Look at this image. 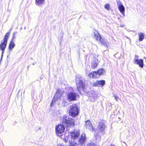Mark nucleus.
I'll return each mask as SVG.
<instances>
[{
    "instance_id": "1",
    "label": "nucleus",
    "mask_w": 146,
    "mask_h": 146,
    "mask_svg": "<svg viewBox=\"0 0 146 146\" xmlns=\"http://www.w3.org/2000/svg\"><path fill=\"white\" fill-rule=\"evenodd\" d=\"M71 141L70 142V146H82L84 144L86 140L85 134L82 133L80 137L78 139L80 135L79 131H74L71 133Z\"/></svg>"
},
{
    "instance_id": "3",
    "label": "nucleus",
    "mask_w": 146,
    "mask_h": 146,
    "mask_svg": "<svg viewBox=\"0 0 146 146\" xmlns=\"http://www.w3.org/2000/svg\"><path fill=\"white\" fill-rule=\"evenodd\" d=\"M61 122L67 128L72 127L75 125L74 119L66 115L60 118Z\"/></svg>"
},
{
    "instance_id": "4",
    "label": "nucleus",
    "mask_w": 146,
    "mask_h": 146,
    "mask_svg": "<svg viewBox=\"0 0 146 146\" xmlns=\"http://www.w3.org/2000/svg\"><path fill=\"white\" fill-rule=\"evenodd\" d=\"M79 111V109L77 106H72L70 107L69 113L70 115L72 117H75L78 115Z\"/></svg>"
},
{
    "instance_id": "31",
    "label": "nucleus",
    "mask_w": 146,
    "mask_h": 146,
    "mask_svg": "<svg viewBox=\"0 0 146 146\" xmlns=\"http://www.w3.org/2000/svg\"><path fill=\"white\" fill-rule=\"evenodd\" d=\"M33 65H34V63H33Z\"/></svg>"
},
{
    "instance_id": "15",
    "label": "nucleus",
    "mask_w": 146,
    "mask_h": 146,
    "mask_svg": "<svg viewBox=\"0 0 146 146\" xmlns=\"http://www.w3.org/2000/svg\"><path fill=\"white\" fill-rule=\"evenodd\" d=\"M85 126L86 128L90 130L91 131H95L92 127L91 122L89 120H87L86 122Z\"/></svg>"
},
{
    "instance_id": "18",
    "label": "nucleus",
    "mask_w": 146,
    "mask_h": 146,
    "mask_svg": "<svg viewBox=\"0 0 146 146\" xmlns=\"http://www.w3.org/2000/svg\"><path fill=\"white\" fill-rule=\"evenodd\" d=\"M97 72L99 76L104 74L106 73V70L104 69L100 68L98 70Z\"/></svg>"
},
{
    "instance_id": "28",
    "label": "nucleus",
    "mask_w": 146,
    "mask_h": 146,
    "mask_svg": "<svg viewBox=\"0 0 146 146\" xmlns=\"http://www.w3.org/2000/svg\"><path fill=\"white\" fill-rule=\"evenodd\" d=\"M139 57V56L138 55H135V58L134 59V60H135V59H138V58Z\"/></svg>"
},
{
    "instance_id": "12",
    "label": "nucleus",
    "mask_w": 146,
    "mask_h": 146,
    "mask_svg": "<svg viewBox=\"0 0 146 146\" xmlns=\"http://www.w3.org/2000/svg\"><path fill=\"white\" fill-rule=\"evenodd\" d=\"M94 38H96V40L100 41L101 43L103 44V41L101 40V37L97 31H95L94 32Z\"/></svg>"
},
{
    "instance_id": "11",
    "label": "nucleus",
    "mask_w": 146,
    "mask_h": 146,
    "mask_svg": "<svg viewBox=\"0 0 146 146\" xmlns=\"http://www.w3.org/2000/svg\"><path fill=\"white\" fill-rule=\"evenodd\" d=\"M135 64L138 65L141 68H143L144 66L143 61L142 59H136L134 61Z\"/></svg>"
},
{
    "instance_id": "29",
    "label": "nucleus",
    "mask_w": 146,
    "mask_h": 146,
    "mask_svg": "<svg viewBox=\"0 0 146 146\" xmlns=\"http://www.w3.org/2000/svg\"><path fill=\"white\" fill-rule=\"evenodd\" d=\"M110 146H115V145H113V144H111V145Z\"/></svg>"
},
{
    "instance_id": "10",
    "label": "nucleus",
    "mask_w": 146,
    "mask_h": 146,
    "mask_svg": "<svg viewBox=\"0 0 146 146\" xmlns=\"http://www.w3.org/2000/svg\"><path fill=\"white\" fill-rule=\"evenodd\" d=\"M117 6L119 10L122 14L123 17H124L125 16L124 7L120 1L117 3Z\"/></svg>"
},
{
    "instance_id": "14",
    "label": "nucleus",
    "mask_w": 146,
    "mask_h": 146,
    "mask_svg": "<svg viewBox=\"0 0 146 146\" xmlns=\"http://www.w3.org/2000/svg\"><path fill=\"white\" fill-rule=\"evenodd\" d=\"M106 127V126L102 121H101L99 122V124L98 127V129L99 131L102 132L103 131Z\"/></svg>"
},
{
    "instance_id": "9",
    "label": "nucleus",
    "mask_w": 146,
    "mask_h": 146,
    "mask_svg": "<svg viewBox=\"0 0 146 146\" xmlns=\"http://www.w3.org/2000/svg\"><path fill=\"white\" fill-rule=\"evenodd\" d=\"M105 84V81L104 80H102L97 81L95 82L93 84V86H97L98 87H102Z\"/></svg>"
},
{
    "instance_id": "20",
    "label": "nucleus",
    "mask_w": 146,
    "mask_h": 146,
    "mask_svg": "<svg viewBox=\"0 0 146 146\" xmlns=\"http://www.w3.org/2000/svg\"><path fill=\"white\" fill-rule=\"evenodd\" d=\"M15 44L14 41H11L10 42L9 46V50H12V49L15 47Z\"/></svg>"
},
{
    "instance_id": "7",
    "label": "nucleus",
    "mask_w": 146,
    "mask_h": 146,
    "mask_svg": "<svg viewBox=\"0 0 146 146\" xmlns=\"http://www.w3.org/2000/svg\"><path fill=\"white\" fill-rule=\"evenodd\" d=\"M60 96L61 95L58 92V90H57V92L55 95L54 96L52 101L50 104V106L51 107L53 106L54 104L60 98Z\"/></svg>"
},
{
    "instance_id": "16",
    "label": "nucleus",
    "mask_w": 146,
    "mask_h": 146,
    "mask_svg": "<svg viewBox=\"0 0 146 146\" xmlns=\"http://www.w3.org/2000/svg\"><path fill=\"white\" fill-rule=\"evenodd\" d=\"M98 63V60L96 58H94L93 60L91 62V67L92 69L95 68L97 66Z\"/></svg>"
},
{
    "instance_id": "26",
    "label": "nucleus",
    "mask_w": 146,
    "mask_h": 146,
    "mask_svg": "<svg viewBox=\"0 0 146 146\" xmlns=\"http://www.w3.org/2000/svg\"><path fill=\"white\" fill-rule=\"evenodd\" d=\"M15 33H14L13 35V37L11 40V41H13L15 39Z\"/></svg>"
},
{
    "instance_id": "27",
    "label": "nucleus",
    "mask_w": 146,
    "mask_h": 146,
    "mask_svg": "<svg viewBox=\"0 0 146 146\" xmlns=\"http://www.w3.org/2000/svg\"><path fill=\"white\" fill-rule=\"evenodd\" d=\"M62 104L64 105V106H65L67 104V102L65 101H63L62 102Z\"/></svg>"
},
{
    "instance_id": "25",
    "label": "nucleus",
    "mask_w": 146,
    "mask_h": 146,
    "mask_svg": "<svg viewBox=\"0 0 146 146\" xmlns=\"http://www.w3.org/2000/svg\"><path fill=\"white\" fill-rule=\"evenodd\" d=\"M87 146H96L94 143H90L87 144Z\"/></svg>"
},
{
    "instance_id": "6",
    "label": "nucleus",
    "mask_w": 146,
    "mask_h": 146,
    "mask_svg": "<svg viewBox=\"0 0 146 146\" xmlns=\"http://www.w3.org/2000/svg\"><path fill=\"white\" fill-rule=\"evenodd\" d=\"M77 95L73 92L69 93L67 95V99L70 102L75 100L76 99Z\"/></svg>"
},
{
    "instance_id": "21",
    "label": "nucleus",
    "mask_w": 146,
    "mask_h": 146,
    "mask_svg": "<svg viewBox=\"0 0 146 146\" xmlns=\"http://www.w3.org/2000/svg\"><path fill=\"white\" fill-rule=\"evenodd\" d=\"M11 30H10L9 32H7L5 34L4 37V41L7 42V40L10 35V33L11 32Z\"/></svg>"
},
{
    "instance_id": "23",
    "label": "nucleus",
    "mask_w": 146,
    "mask_h": 146,
    "mask_svg": "<svg viewBox=\"0 0 146 146\" xmlns=\"http://www.w3.org/2000/svg\"><path fill=\"white\" fill-rule=\"evenodd\" d=\"M110 7V6L109 4H106L105 6V9L107 10H109V8Z\"/></svg>"
},
{
    "instance_id": "22",
    "label": "nucleus",
    "mask_w": 146,
    "mask_h": 146,
    "mask_svg": "<svg viewBox=\"0 0 146 146\" xmlns=\"http://www.w3.org/2000/svg\"><path fill=\"white\" fill-rule=\"evenodd\" d=\"M139 36V41H142L144 38V34L143 33H140L138 34Z\"/></svg>"
},
{
    "instance_id": "5",
    "label": "nucleus",
    "mask_w": 146,
    "mask_h": 146,
    "mask_svg": "<svg viewBox=\"0 0 146 146\" xmlns=\"http://www.w3.org/2000/svg\"><path fill=\"white\" fill-rule=\"evenodd\" d=\"M64 124H59L56 127L55 130L56 134L58 136H61V134L64 132L65 127Z\"/></svg>"
},
{
    "instance_id": "8",
    "label": "nucleus",
    "mask_w": 146,
    "mask_h": 146,
    "mask_svg": "<svg viewBox=\"0 0 146 146\" xmlns=\"http://www.w3.org/2000/svg\"><path fill=\"white\" fill-rule=\"evenodd\" d=\"M98 98V95L96 92L91 91L90 94L89 99L91 101L94 102Z\"/></svg>"
},
{
    "instance_id": "13",
    "label": "nucleus",
    "mask_w": 146,
    "mask_h": 146,
    "mask_svg": "<svg viewBox=\"0 0 146 146\" xmlns=\"http://www.w3.org/2000/svg\"><path fill=\"white\" fill-rule=\"evenodd\" d=\"M7 42L3 41L2 42L0 45V49L2 51V53L1 54V58H2V57L3 56V53H4L5 49L6 47Z\"/></svg>"
},
{
    "instance_id": "30",
    "label": "nucleus",
    "mask_w": 146,
    "mask_h": 146,
    "mask_svg": "<svg viewBox=\"0 0 146 146\" xmlns=\"http://www.w3.org/2000/svg\"><path fill=\"white\" fill-rule=\"evenodd\" d=\"M144 58L145 59V60H146V58L145 57Z\"/></svg>"
},
{
    "instance_id": "17",
    "label": "nucleus",
    "mask_w": 146,
    "mask_h": 146,
    "mask_svg": "<svg viewBox=\"0 0 146 146\" xmlns=\"http://www.w3.org/2000/svg\"><path fill=\"white\" fill-rule=\"evenodd\" d=\"M90 78H96L99 77V76L97 71H94L90 73L88 75Z\"/></svg>"
},
{
    "instance_id": "19",
    "label": "nucleus",
    "mask_w": 146,
    "mask_h": 146,
    "mask_svg": "<svg viewBox=\"0 0 146 146\" xmlns=\"http://www.w3.org/2000/svg\"><path fill=\"white\" fill-rule=\"evenodd\" d=\"M45 0H35V4L38 6L44 4Z\"/></svg>"
},
{
    "instance_id": "24",
    "label": "nucleus",
    "mask_w": 146,
    "mask_h": 146,
    "mask_svg": "<svg viewBox=\"0 0 146 146\" xmlns=\"http://www.w3.org/2000/svg\"><path fill=\"white\" fill-rule=\"evenodd\" d=\"M113 96L114 97L115 99V100L117 101H118L119 99L118 97L117 96H116L115 94L113 95Z\"/></svg>"
},
{
    "instance_id": "2",
    "label": "nucleus",
    "mask_w": 146,
    "mask_h": 146,
    "mask_svg": "<svg viewBox=\"0 0 146 146\" xmlns=\"http://www.w3.org/2000/svg\"><path fill=\"white\" fill-rule=\"evenodd\" d=\"M76 83L77 90L81 94L84 93L85 81L84 79L80 75L76 76Z\"/></svg>"
}]
</instances>
